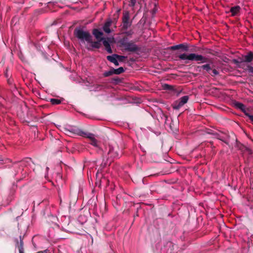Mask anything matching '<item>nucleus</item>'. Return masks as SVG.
<instances>
[{"label":"nucleus","mask_w":253,"mask_h":253,"mask_svg":"<svg viewBox=\"0 0 253 253\" xmlns=\"http://www.w3.org/2000/svg\"><path fill=\"white\" fill-rule=\"evenodd\" d=\"M181 60L185 61V63H188L189 61H195L204 63L207 62V58L202 55L197 54L193 53H182L178 56Z\"/></svg>","instance_id":"obj_1"},{"label":"nucleus","mask_w":253,"mask_h":253,"mask_svg":"<svg viewBox=\"0 0 253 253\" xmlns=\"http://www.w3.org/2000/svg\"><path fill=\"white\" fill-rule=\"evenodd\" d=\"M119 156L118 148H115L111 145L106 148V150L103 152V161L106 159V162L109 161V163H111L114 159L119 158Z\"/></svg>","instance_id":"obj_2"},{"label":"nucleus","mask_w":253,"mask_h":253,"mask_svg":"<svg viewBox=\"0 0 253 253\" xmlns=\"http://www.w3.org/2000/svg\"><path fill=\"white\" fill-rule=\"evenodd\" d=\"M74 34L79 40L81 44L85 43V42L87 43L91 42L92 37L90 33L87 31H84L81 28H76L75 30Z\"/></svg>","instance_id":"obj_3"},{"label":"nucleus","mask_w":253,"mask_h":253,"mask_svg":"<svg viewBox=\"0 0 253 253\" xmlns=\"http://www.w3.org/2000/svg\"><path fill=\"white\" fill-rule=\"evenodd\" d=\"M120 43L121 45L124 47L125 49L127 51L135 52L139 49V47L134 42L128 41L126 38H124L121 39Z\"/></svg>","instance_id":"obj_4"},{"label":"nucleus","mask_w":253,"mask_h":253,"mask_svg":"<svg viewBox=\"0 0 253 253\" xmlns=\"http://www.w3.org/2000/svg\"><path fill=\"white\" fill-rule=\"evenodd\" d=\"M63 131L69 135H75L81 136L83 134V131L74 126H68L63 128Z\"/></svg>","instance_id":"obj_5"},{"label":"nucleus","mask_w":253,"mask_h":253,"mask_svg":"<svg viewBox=\"0 0 253 253\" xmlns=\"http://www.w3.org/2000/svg\"><path fill=\"white\" fill-rule=\"evenodd\" d=\"M189 100V96L187 95L180 97L178 100L175 101L173 105L172 108L174 110H178L186 104Z\"/></svg>","instance_id":"obj_6"},{"label":"nucleus","mask_w":253,"mask_h":253,"mask_svg":"<svg viewBox=\"0 0 253 253\" xmlns=\"http://www.w3.org/2000/svg\"><path fill=\"white\" fill-rule=\"evenodd\" d=\"M123 28L125 30L127 29L132 24V22L129 20V12L128 11H125L123 12L122 17Z\"/></svg>","instance_id":"obj_7"},{"label":"nucleus","mask_w":253,"mask_h":253,"mask_svg":"<svg viewBox=\"0 0 253 253\" xmlns=\"http://www.w3.org/2000/svg\"><path fill=\"white\" fill-rule=\"evenodd\" d=\"M100 41H102L104 46L105 47V49L109 53L112 52V49L109 43V42L104 38H101Z\"/></svg>","instance_id":"obj_8"},{"label":"nucleus","mask_w":253,"mask_h":253,"mask_svg":"<svg viewBox=\"0 0 253 253\" xmlns=\"http://www.w3.org/2000/svg\"><path fill=\"white\" fill-rule=\"evenodd\" d=\"M100 39L98 40V41L96 42H92L91 40V42H88V44H90V46H88L87 45L86 46V47L87 49H90V47L91 48H99L100 47Z\"/></svg>","instance_id":"obj_9"},{"label":"nucleus","mask_w":253,"mask_h":253,"mask_svg":"<svg viewBox=\"0 0 253 253\" xmlns=\"http://www.w3.org/2000/svg\"><path fill=\"white\" fill-rule=\"evenodd\" d=\"M112 24L111 20H109L106 21L103 27V31L107 34H110L111 33V30L110 29V27Z\"/></svg>","instance_id":"obj_10"},{"label":"nucleus","mask_w":253,"mask_h":253,"mask_svg":"<svg viewBox=\"0 0 253 253\" xmlns=\"http://www.w3.org/2000/svg\"><path fill=\"white\" fill-rule=\"evenodd\" d=\"M107 59L110 62L113 63L116 66L119 65V62L117 58V54H114L112 55H109L107 56Z\"/></svg>","instance_id":"obj_11"},{"label":"nucleus","mask_w":253,"mask_h":253,"mask_svg":"<svg viewBox=\"0 0 253 253\" xmlns=\"http://www.w3.org/2000/svg\"><path fill=\"white\" fill-rule=\"evenodd\" d=\"M234 106L237 109H240L245 114L246 113V107L243 103L235 101L233 103Z\"/></svg>","instance_id":"obj_12"},{"label":"nucleus","mask_w":253,"mask_h":253,"mask_svg":"<svg viewBox=\"0 0 253 253\" xmlns=\"http://www.w3.org/2000/svg\"><path fill=\"white\" fill-rule=\"evenodd\" d=\"M240 7L238 5H237V6L232 7L230 8V11L231 12L232 16H235L240 11Z\"/></svg>","instance_id":"obj_13"},{"label":"nucleus","mask_w":253,"mask_h":253,"mask_svg":"<svg viewBox=\"0 0 253 253\" xmlns=\"http://www.w3.org/2000/svg\"><path fill=\"white\" fill-rule=\"evenodd\" d=\"M103 86L99 84H95L93 86H90L89 89L90 91H98L102 90Z\"/></svg>","instance_id":"obj_14"},{"label":"nucleus","mask_w":253,"mask_h":253,"mask_svg":"<svg viewBox=\"0 0 253 253\" xmlns=\"http://www.w3.org/2000/svg\"><path fill=\"white\" fill-rule=\"evenodd\" d=\"M93 34L97 39L99 40L101 38V37L103 35V33L99 30L96 29L93 30Z\"/></svg>","instance_id":"obj_15"},{"label":"nucleus","mask_w":253,"mask_h":253,"mask_svg":"<svg viewBox=\"0 0 253 253\" xmlns=\"http://www.w3.org/2000/svg\"><path fill=\"white\" fill-rule=\"evenodd\" d=\"M253 60V53L249 52L244 56V60L247 62H250Z\"/></svg>","instance_id":"obj_16"},{"label":"nucleus","mask_w":253,"mask_h":253,"mask_svg":"<svg viewBox=\"0 0 253 253\" xmlns=\"http://www.w3.org/2000/svg\"><path fill=\"white\" fill-rule=\"evenodd\" d=\"M81 136L86 137V138L89 139L90 140L93 139V138L94 137H95L94 134L91 133H89V132H84V131H83V134H82V135H81Z\"/></svg>","instance_id":"obj_17"},{"label":"nucleus","mask_w":253,"mask_h":253,"mask_svg":"<svg viewBox=\"0 0 253 253\" xmlns=\"http://www.w3.org/2000/svg\"><path fill=\"white\" fill-rule=\"evenodd\" d=\"M125 71L123 67H120L118 69H114V74L116 75H119Z\"/></svg>","instance_id":"obj_18"},{"label":"nucleus","mask_w":253,"mask_h":253,"mask_svg":"<svg viewBox=\"0 0 253 253\" xmlns=\"http://www.w3.org/2000/svg\"><path fill=\"white\" fill-rule=\"evenodd\" d=\"M182 45H183V43L177 44V45H173V46L169 47V49H171V50H176V49H178L180 48Z\"/></svg>","instance_id":"obj_19"},{"label":"nucleus","mask_w":253,"mask_h":253,"mask_svg":"<svg viewBox=\"0 0 253 253\" xmlns=\"http://www.w3.org/2000/svg\"><path fill=\"white\" fill-rule=\"evenodd\" d=\"M200 68L204 70H206L208 72H209V71H210L211 70V67L209 64L203 65L202 66H201Z\"/></svg>","instance_id":"obj_20"},{"label":"nucleus","mask_w":253,"mask_h":253,"mask_svg":"<svg viewBox=\"0 0 253 253\" xmlns=\"http://www.w3.org/2000/svg\"><path fill=\"white\" fill-rule=\"evenodd\" d=\"M50 102L53 105H57L61 103L60 100L55 98L50 99Z\"/></svg>","instance_id":"obj_21"},{"label":"nucleus","mask_w":253,"mask_h":253,"mask_svg":"<svg viewBox=\"0 0 253 253\" xmlns=\"http://www.w3.org/2000/svg\"><path fill=\"white\" fill-rule=\"evenodd\" d=\"M114 74V68L112 69L110 71L104 72V76L105 77H109Z\"/></svg>","instance_id":"obj_22"},{"label":"nucleus","mask_w":253,"mask_h":253,"mask_svg":"<svg viewBox=\"0 0 253 253\" xmlns=\"http://www.w3.org/2000/svg\"><path fill=\"white\" fill-rule=\"evenodd\" d=\"M90 141H91L90 142V144L92 145H93V146H95L96 147H98V141L96 140V139L95 138V137H94L93 138V139L91 140Z\"/></svg>","instance_id":"obj_23"},{"label":"nucleus","mask_w":253,"mask_h":253,"mask_svg":"<svg viewBox=\"0 0 253 253\" xmlns=\"http://www.w3.org/2000/svg\"><path fill=\"white\" fill-rule=\"evenodd\" d=\"M117 58L118 62H123L124 59H126V57L123 55H119L117 54Z\"/></svg>","instance_id":"obj_24"},{"label":"nucleus","mask_w":253,"mask_h":253,"mask_svg":"<svg viewBox=\"0 0 253 253\" xmlns=\"http://www.w3.org/2000/svg\"><path fill=\"white\" fill-rule=\"evenodd\" d=\"M163 88L166 90H171L172 89V87L168 84H164L163 85Z\"/></svg>","instance_id":"obj_25"},{"label":"nucleus","mask_w":253,"mask_h":253,"mask_svg":"<svg viewBox=\"0 0 253 253\" xmlns=\"http://www.w3.org/2000/svg\"><path fill=\"white\" fill-rule=\"evenodd\" d=\"M245 115L249 117L250 120L253 122V115H250L248 113L246 112L245 113Z\"/></svg>","instance_id":"obj_26"},{"label":"nucleus","mask_w":253,"mask_h":253,"mask_svg":"<svg viewBox=\"0 0 253 253\" xmlns=\"http://www.w3.org/2000/svg\"><path fill=\"white\" fill-rule=\"evenodd\" d=\"M181 48L185 51H187L188 50V46L187 45H185L184 44H183V45L181 47Z\"/></svg>","instance_id":"obj_27"},{"label":"nucleus","mask_w":253,"mask_h":253,"mask_svg":"<svg viewBox=\"0 0 253 253\" xmlns=\"http://www.w3.org/2000/svg\"><path fill=\"white\" fill-rule=\"evenodd\" d=\"M20 246L19 247V249H21V248H23V242L22 239H21V236H20Z\"/></svg>","instance_id":"obj_28"},{"label":"nucleus","mask_w":253,"mask_h":253,"mask_svg":"<svg viewBox=\"0 0 253 253\" xmlns=\"http://www.w3.org/2000/svg\"><path fill=\"white\" fill-rule=\"evenodd\" d=\"M136 3V0H130V6H134Z\"/></svg>","instance_id":"obj_29"},{"label":"nucleus","mask_w":253,"mask_h":253,"mask_svg":"<svg viewBox=\"0 0 253 253\" xmlns=\"http://www.w3.org/2000/svg\"><path fill=\"white\" fill-rule=\"evenodd\" d=\"M212 73L214 76L217 75L219 74V72L215 69L212 70Z\"/></svg>","instance_id":"obj_30"},{"label":"nucleus","mask_w":253,"mask_h":253,"mask_svg":"<svg viewBox=\"0 0 253 253\" xmlns=\"http://www.w3.org/2000/svg\"><path fill=\"white\" fill-rule=\"evenodd\" d=\"M249 71L252 74H253V67H250L249 68Z\"/></svg>","instance_id":"obj_31"},{"label":"nucleus","mask_w":253,"mask_h":253,"mask_svg":"<svg viewBox=\"0 0 253 253\" xmlns=\"http://www.w3.org/2000/svg\"><path fill=\"white\" fill-rule=\"evenodd\" d=\"M5 76L6 78H8L9 77V75L8 74L7 69H6L5 72Z\"/></svg>","instance_id":"obj_32"},{"label":"nucleus","mask_w":253,"mask_h":253,"mask_svg":"<svg viewBox=\"0 0 253 253\" xmlns=\"http://www.w3.org/2000/svg\"><path fill=\"white\" fill-rule=\"evenodd\" d=\"M19 253H24V248H21V249H19Z\"/></svg>","instance_id":"obj_33"},{"label":"nucleus","mask_w":253,"mask_h":253,"mask_svg":"<svg viewBox=\"0 0 253 253\" xmlns=\"http://www.w3.org/2000/svg\"><path fill=\"white\" fill-rule=\"evenodd\" d=\"M7 82L10 84H11L12 83V81L10 79H7Z\"/></svg>","instance_id":"obj_34"}]
</instances>
